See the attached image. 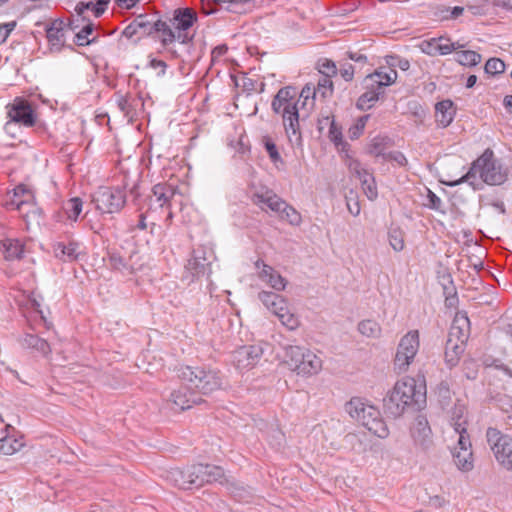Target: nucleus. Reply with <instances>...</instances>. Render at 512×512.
Returning a JSON list of instances; mask_svg holds the SVG:
<instances>
[{
  "label": "nucleus",
  "mask_w": 512,
  "mask_h": 512,
  "mask_svg": "<svg viewBox=\"0 0 512 512\" xmlns=\"http://www.w3.org/2000/svg\"><path fill=\"white\" fill-rule=\"evenodd\" d=\"M154 34L160 38L161 44L166 47L176 40V33L171 26L161 19H156L154 24Z\"/></svg>",
  "instance_id": "27"
},
{
  "label": "nucleus",
  "mask_w": 512,
  "mask_h": 512,
  "mask_svg": "<svg viewBox=\"0 0 512 512\" xmlns=\"http://www.w3.org/2000/svg\"><path fill=\"white\" fill-rule=\"evenodd\" d=\"M279 216L282 220L287 221L293 226H299L302 222L301 214L287 202L284 207L280 210Z\"/></svg>",
  "instance_id": "36"
},
{
  "label": "nucleus",
  "mask_w": 512,
  "mask_h": 512,
  "mask_svg": "<svg viewBox=\"0 0 512 512\" xmlns=\"http://www.w3.org/2000/svg\"><path fill=\"white\" fill-rule=\"evenodd\" d=\"M271 107L275 113H281L285 132L289 141L296 145H301L302 136L300 133L297 103H285L275 95L272 100Z\"/></svg>",
  "instance_id": "6"
},
{
  "label": "nucleus",
  "mask_w": 512,
  "mask_h": 512,
  "mask_svg": "<svg viewBox=\"0 0 512 512\" xmlns=\"http://www.w3.org/2000/svg\"><path fill=\"white\" fill-rule=\"evenodd\" d=\"M466 45L465 44H461L459 42H453V43H450V44H441V45H438V53L440 55H447L453 51H457L459 49H462L464 48Z\"/></svg>",
  "instance_id": "64"
},
{
  "label": "nucleus",
  "mask_w": 512,
  "mask_h": 512,
  "mask_svg": "<svg viewBox=\"0 0 512 512\" xmlns=\"http://www.w3.org/2000/svg\"><path fill=\"white\" fill-rule=\"evenodd\" d=\"M169 402L173 405V409L184 411L205 401L199 394L191 390L187 384L182 383L178 389H174L170 393Z\"/></svg>",
  "instance_id": "12"
},
{
  "label": "nucleus",
  "mask_w": 512,
  "mask_h": 512,
  "mask_svg": "<svg viewBox=\"0 0 512 512\" xmlns=\"http://www.w3.org/2000/svg\"><path fill=\"white\" fill-rule=\"evenodd\" d=\"M251 0H218L219 6L222 4L227 3L228 6L226 7V10L234 12V13H242L243 10L240 8V6H243L247 3H249Z\"/></svg>",
  "instance_id": "59"
},
{
  "label": "nucleus",
  "mask_w": 512,
  "mask_h": 512,
  "mask_svg": "<svg viewBox=\"0 0 512 512\" xmlns=\"http://www.w3.org/2000/svg\"><path fill=\"white\" fill-rule=\"evenodd\" d=\"M408 108L411 116L413 117L415 125H422L428 114L427 109L417 101L409 102Z\"/></svg>",
  "instance_id": "39"
},
{
  "label": "nucleus",
  "mask_w": 512,
  "mask_h": 512,
  "mask_svg": "<svg viewBox=\"0 0 512 512\" xmlns=\"http://www.w3.org/2000/svg\"><path fill=\"white\" fill-rule=\"evenodd\" d=\"M373 73H378L377 79H380L382 84L386 87L394 84L397 80L398 73L396 70L392 69L389 73L383 72L381 68L375 70Z\"/></svg>",
  "instance_id": "55"
},
{
  "label": "nucleus",
  "mask_w": 512,
  "mask_h": 512,
  "mask_svg": "<svg viewBox=\"0 0 512 512\" xmlns=\"http://www.w3.org/2000/svg\"><path fill=\"white\" fill-rule=\"evenodd\" d=\"M328 137L334 144L343 139L342 128L337 125L334 119L330 123Z\"/></svg>",
  "instance_id": "61"
},
{
  "label": "nucleus",
  "mask_w": 512,
  "mask_h": 512,
  "mask_svg": "<svg viewBox=\"0 0 512 512\" xmlns=\"http://www.w3.org/2000/svg\"><path fill=\"white\" fill-rule=\"evenodd\" d=\"M186 270L191 273L193 278H200L211 274V262L205 257V252L194 250L193 256L188 260Z\"/></svg>",
  "instance_id": "15"
},
{
  "label": "nucleus",
  "mask_w": 512,
  "mask_h": 512,
  "mask_svg": "<svg viewBox=\"0 0 512 512\" xmlns=\"http://www.w3.org/2000/svg\"><path fill=\"white\" fill-rule=\"evenodd\" d=\"M456 58L455 60L462 66H468L473 67L478 65L481 60L482 56L476 51L473 50H462L456 52Z\"/></svg>",
  "instance_id": "33"
},
{
  "label": "nucleus",
  "mask_w": 512,
  "mask_h": 512,
  "mask_svg": "<svg viewBox=\"0 0 512 512\" xmlns=\"http://www.w3.org/2000/svg\"><path fill=\"white\" fill-rule=\"evenodd\" d=\"M378 73H370L363 80V87L365 90H370L375 93L379 92V96L384 94V86L380 79H377Z\"/></svg>",
  "instance_id": "40"
},
{
  "label": "nucleus",
  "mask_w": 512,
  "mask_h": 512,
  "mask_svg": "<svg viewBox=\"0 0 512 512\" xmlns=\"http://www.w3.org/2000/svg\"><path fill=\"white\" fill-rule=\"evenodd\" d=\"M260 301L266 306L272 313L279 305H283V297L275 292L262 291L258 294Z\"/></svg>",
  "instance_id": "35"
},
{
  "label": "nucleus",
  "mask_w": 512,
  "mask_h": 512,
  "mask_svg": "<svg viewBox=\"0 0 512 512\" xmlns=\"http://www.w3.org/2000/svg\"><path fill=\"white\" fill-rule=\"evenodd\" d=\"M92 202L101 213H117L126 203V194L119 187H100L92 195Z\"/></svg>",
  "instance_id": "8"
},
{
  "label": "nucleus",
  "mask_w": 512,
  "mask_h": 512,
  "mask_svg": "<svg viewBox=\"0 0 512 512\" xmlns=\"http://www.w3.org/2000/svg\"><path fill=\"white\" fill-rule=\"evenodd\" d=\"M393 140L386 135H377L371 139L367 152L374 157H381L383 160L388 152L386 150L393 146Z\"/></svg>",
  "instance_id": "21"
},
{
  "label": "nucleus",
  "mask_w": 512,
  "mask_h": 512,
  "mask_svg": "<svg viewBox=\"0 0 512 512\" xmlns=\"http://www.w3.org/2000/svg\"><path fill=\"white\" fill-rule=\"evenodd\" d=\"M285 202V200L273 192V194H270L269 198L266 200V206L273 212L279 214L280 210L284 207Z\"/></svg>",
  "instance_id": "57"
},
{
  "label": "nucleus",
  "mask_w": 512,
  "mask_h": 512,
  "mask_svg": "<svg viewBox=\"0 0 512 512\" xmlns=\"http://www.w3.org/2000/svg\"><path fill=\"white\" fill-rule=\"evenodd\" d=\"M369 405H367L363 399L359 397H353L349 402L345 405V410L347 413L355 420L365 418L363 414Z\"/></svg>",
  "instance_id": "32"
},
{
  "label": "nucleus",
  "mask_w": 512,
  "mask_h": 512,
  "mask_svg": "<svg viewBox=\"0 0 512 512\" xmlns=\"http://www.w3.org/2000/svg\"><path fill=\"white\" fill-rule=\"evenodd\" d=\"M276 96L283 100L285 103H293L292 101L296 96V90L291 86L282 87L278 90Z\"/></svg>",
  "instance_id": "60"
},
{
  "label": "nucleus",
  "mask_w": 512,
  "mask_h": 512,
  "mask_svg": "<svg viewBox=\"0 0 512 512\" xmlns=\"http://www.w3.org/2000/svg\"><path fill=\"white\" fill-rule=\"evenodd\" d=\"M384 161H392L396 162L400 166H405L407 164V158L401 151H391L388 152L384 158Z\"/></svg>",
  "instance_id": "63"
},
{
  "label": "nucleus",
  "mask_w": 512,
  "mask_h": 512,
  "mask_svg": "<svg viewBox=\"0 0 512 512\" xmlns=\"http://www.w3.org/2000/svg\"><path fill=\"white\" fill-rule=\"evenodd\" d=\"M419 344L418 330H411L400 339L394 359L395 366L399 370L406 371L408 369L418 352Z\"/></svg>",
  "instance_id": "10"
},
{
  "label": "nucleus",
  "mask_w": 512,
  "mask_h": 512,
  "mask_svg": "<svg viewBox=\"0 0 512 512\" xmlns=\"http://www.w3.org/2000/svg\"><path fill=\"white\" fill-rule=\"evenodd\" d=\"M505 68L504 61L495 57L488 59L484 66L485 73L491 76L502 74Z\"/></svg>",
  "instance_id": "47"
},
{
  "label": "nucleus",
  "mask_w": 512,
  "mask_h": 512,
  "mask_svg": "<svg viewBox=\"0 0 512 512\" xmlns=\"http://www.w3.org/2000/svg\"><path fill=\"white\" fill-rule=\"evenodd\" d=\"M369 118H370L369 114L360 116L356 120L355 124L352 125L349 128V130H348V137L351 140H356V139H358L363 134L365 126H366V123L369 120Z\"/></svg>",
  "instance_id": "46"
},
{
  "label": "nucleus",
  "mask_w": 512,
  "mask_h": 512,
  "mask_svg": "<svg viewBox=\"0 0 512 512\" xmlns=\"http://www.w3.org/2000/svg\"><path fill=\"white\" fill-rule=\"evenodd\" d=\"M135 22H138V31H142V35L144 36H153L154 35V24L155 20L149 19L148 15L140 14L135 19Z\"/></svg>",
  "instance_id": "41"
},
{
  "label": "nucleus",
  "mask_w": 512,
  "mask_h": 512,
  "mask_svg": "<svg viewBox=\"0 0 512 512\" xmlns=\"http://www.w3.org/2000/svg\"><path fill=\"white\" fill-rule=\"evenodd\" d=\"M197 474L196 485H199L200 488L205 484L220 482L224 477V470L220 466L199 463L197 464Z\"/></svg>",
  "instance_id": "18"
},
{
  "label": "nucleus",
  "mask_w": 512,
  "mask_h": 512,
  "mask_svg": "<svg viewBox=\"0 0 512 512\" xmlns=\"http://www.w3.org/2000/svg\"><path fill=\"white\" fill-rule=\"evenodd\" d=\"M464 349L465 344H462V342L447 339L445 347V361L450 368L458 364Z\"/></svg>",
  "instance_id": "26"
},
{
  "label": "nucleus",
  "mask_w": 512,
  "mask_h": 512,
  "mask_svg": "<svg viewBox=\"0 0 512 512\" xmlns=\"http://www.w3.org/2000/svg\"><path fill=\"white\" fill-rule=\"evenodd\" d=\"M83 202L79 197H73L66 203L65 210L68 218L76 221L82 211Z\"/></svg>",
  "instance_id": "44"
},
{
  "label": "nucleus",
  "mask_w": 512,
  "mask_h": 512,
  "mask_svg": "<svg viewBox=\"0 0 512 512\" xmlns=\"http://www.w3.org/2000/svg\"><path fill=\"white\" fill-rule=\"evenodd\" d=\"M64 28L65 23L62 19H55L45 26L47 40L52 47H57V51H60L62 47H64L62 43Z\"/></svg>",
  "instance_id": "20"
},
{
  "label": "nucleus",
  "mask_w": 512,
  "mask_h": 512,
  "mask_svg": "<svg viewBox=\"0 0 512 512\" xmlns=\"http://www.w3.org/2000/svg\"><path fill=\"white\" fill-rule=\"evenodd\" d=\"M455 465L462 472H469L474 468L473 453L471 449L455 450L453 453Z\"/></svg>",
  "instance_id": "28"
},
{
  "label": "nucleus",
  "mask_w": 512,
  "mask_h": 512,
  "mask_svg": "<svg viewBox=\"0 0 512 512\" xmlns=\"http://www.w3.org/2000/svg\"><path fill=\"white\" fill-rule=\"evenodd\" d=\"M414 445L422 451H428L433 445L432 430L424 415H418L410 427Z\"/></svg>",
  "instance_id": "11"
},
{
  "label": "nucleus",
  "mask_w": 512,
  "mask_h": 512,
  "mask_svg": "<svg viewBox=\"0 0 512 512\" xmlns=\"http://www.w3.org/2000/svg\"><path fill=\"white\" fill-rule=\"evenodd\" d=\"M457 108L451 99H444L435 104V121L438 127L446 128L454 120Z\"/></svg>",
  "instance_id": "16"
},
{
  "label": "nucleus",
  "mask_w": 512,
  "mask_h": 512,
  "mask_svg": "<svg viewBox=\"0 0 512 512\" xmlns=\"http://www.w3.org/2000/svg\"><path fill=\"white\" fill-rule=\"evenodd\" d=\"M486 438L496 460L505 469L512 471V437L503 434L496 428L489 427L486 431Z\"/></svg>",
  "instance_id": "7"
},
{
  "label": "nucleus",
  "mask_w": 512,
  "mask_h": 512,
  "mask_svg": "<svg viewBox=\"0 0 512 512\" xmlns=\"http://www.w3.org/2000/svg\"><path fill=\"white\" fill-rule=\"evenodd\" d=\"M78 248L79 243L74 241H70L67 245L59 242L54 247L55 256L60 259L76 260L78 258Z\"/></svg>",
  "instance_id": "30"
},
{
  "label": "nucleus",
  "mask_w": 512,
  "mask_h": 512,
  "mask_svg": "<svg viewBox=\"0 0 512 512\" xmlns=\"http://www.w3.org/2000/svg\"><path fill=\"white\" fill-rule=\"evenodd\" d=\"M231 495L238 502H249L252 498L251 490L240 485L232 486Z\"/></svg>",
  "instance_id": "52"
},
{
  "label": "nucleus",
  "mask_w": 512,
  "mask_h": 512,
  "mask_svg": "<svg viewBox=\"0 0 512 512\" xmlns=\"http://www.w3.org/2000/svg\"><path fill=\"white\" fill-rule=\"evenodd\" d=\"M379 92L375 93L370 90H366L356 101V108L361 111L370 109L375 102L379 100Z\"/></svg>",
  "instance_id": "37"
},
{
  "label": "nucleus",
  "mask_w": 512,
  "mask_h": 512,
  "mask_svg": "<svg viewBox=\"0 0 512 512\" xmlns=\"http://www.w3.org/2000/svg\"><path fill=\"white\" fill-rule=\"evenodd\" d=\"M385 63L392 70H396V68L401 69L402 71H407L410 68V62L406 58H402L397 54H390L384 57Z\"/></svg>",
  "instance_id": "43"
},
{
  "label": "nucleus",
  "mask_w": 512,
  "mask_h": 512,
  "mask_svg": "<svg viewBox=\"0 0 512 512\" xmlns=\"http://www.w3.org/2000/svg\"><path fill=\"white\" fill-rule=\"evenodd\" d=\"M262 144L272 163H283V159L278 151L277 145L268 135L262 137Z\"/></svg>",
  "instance_id": "38"
},
{
  "label": "nucleus",
  "mask_w": 512,
  "mask_h": 512,
  "mask_svg": "<svg viewBox=\"0 0 512 512\" xmlns=\"http://www.w3.org/2000/svg\"><path fill=\"white\" fill-rule=\"evenodd\" d=\"M167 480L183 490L198 489L199 485H196V482H198L197 464L184 469L173 468L169 470L167 472Z\"/></svg>",
  "instance_id": "13"
},
{
  "label": "nucleus",
  "mask_w": 512,
  "mask_h": 512,
  "mask_svg": "<svg viewBox=\"0 0 512 512\" xmlns=\"http://www.w3.org/2000/svg\"><path fill=\"white\" fill-rule=\"evenodd\" d=\"M428 208L445 213V210L442 209L443 203L442 200L431 190L428 189L427 193V203L425 204Z\"/></svg>",
  "instance_id": "54"
},
{
  "label": "nucleus",
  "mask_w": 512,
  "mask_h": 512,
  "mask_svg": "<svg viewBox=\"0 0 512 512\" xmlns=\"http://www.w3.org/2000/svg\"><path fill=\"white\" fill-rule=\"evenodd\" d=\"M470 321L466 313L458 312L450 327L448 339L456 338L457 342L465 344L469 337Z\"/></svg>",
  "instance_id": "17"
},
{
  "label": "nucleus",
  "mask_w": 512,
  "mask_h": 512,
  "mask_svg": "<svg viewBox=\"0 0 512 512\" xmlns=\"http://www.w3.org/2000/svg\"><path fill=\"white\" fill-rule=\"evenodd\" d=\"M87 21V24L84 25L74 36V43L77 46H88L98 41V37L89 38L94 31V24L89 19H87Z\"/></svg>",
  "instance_id": "31"
},
{
  "label": "nucleus",
  "mask_w": 512,
  "mask_h": 512,
  "mask_svg": "<svg viewBox=\"0 0 512 512\" xmlns=\"http://www.w3.org/2000/svg\"><path fill=\"white\" fill-rule=\"evenodd\" d=\"M22 345L26 348L34 349L43 355L50 353V345L45 339L33 334H26L22 340Z\"/></svg>",
  "instance_id": "29"
},
{
  "label": "nucleus",
  "mask_w": 512,
  "mask_h": 512,
  "mask_svg": "<svg viewBox=\"0 0 512 512\" xmlns=\"http://www.w3.org/2000/svg\"><path fill=\"white\" fill-rule=\"evenodd\" d=\"M363 416L365 418L358 419L357 421L360 422L364 427H368L370 421H374L378 418V416H380V412L376 407L369 405Z\"/></svg>",
  "instance_id": "58"
},
{
  "label": "nucleus",
  "mask_w": 512,
  "mask_h": 512,
  "mask_svg": "<svg viewBox=\"0 0 512 512\" xmlns=\"http://www.w3.org/2000/svg\"><path fill=\"white\" fill-rule=\"evenodd\" d=\"M508 179V169L504 167L494 155L492 149L487 148L475 159L469 170L459 179L443 181L449 187H455L464 182L468 183L473 190L483 189V183L487 185H501Z\"/></svg>",
  "instance_id": "1"
},
{
  "label": "nucleus",
  "mask_w": 512,
  "mask_h": 512,
  "mask_svg": "<svg viewBox=\"0 0 512 512\" xmlns=\"http://www.w3.org/2000/svg\"><path fill=\"white\" fill-rule=\"evenodd\" d=\"M4 258L8 261L20 260L24 254V244L18 239H5L1 242Z\"/></svg>",
  "instance_id": "23"
},
{
  "label": "nucleus",
  "mask_w": 512,
  "mask_h": 512,
  "mask_svg": "<svg viewBox=\"0 0 512 512\" xmlns=\"http://www.w3.org/2000/svg\"><path fill=\"white\" fill-rule=\"evenodd\" d=\"M436 393L442 408H447L451 403V390L449 384L445 381L440 382L437 386Z\"/></svg>",
  "instance_id": "48"
},
{
  "label": "nucleus",
  "mask_w": 512,
  "mask_h": 512,
  "mask_svg": "<svg viewBox=\"0 0 512 512\" xmlns=\"http://www.w3.org/2000/svg\"><path fill=\"white\" fill-rule=\"evenodd\" d=\"M280 321L289 330H295L300 323L298 317L290 311H285V314H281Z\"/></svg>",
  "instance_id": "53"
},
{
  "label": "nucleus",
  "mask_w": 512,
  "mask_h": 512,
  "mask_svg": "<svg viewBox=\"0 0 512 512\" xmlns=\"http://www.w3.org/2000/svg\"><path fill=\"white\" fill-rule=\"evenodd\" d=\"M109 264L112 269L121 272L128 271L129 273H133L134 271L133 267L129 265L119 253L116 252L109 253Z\"/></svg>",
  "instance_id": "42"
},
{
  "label": "nucleus",
  "mask_w": 512,
  "mask_h": 512,
  "mask_svg": "<svg viewBox=\"0 0 512 512\" xmlns=\"http://www.w3.org/2000/svg\"><path fill=\"white\" fill-rule=\"evenodd\" d=\"M177 377L202 398L221 389L222 377L219 371L202 366H180Z\"/></svg>",
  "instance_id": "3"
},
{
  "label": "nucleus",
  "mask_w": 512,
  "mask_h": 512,
  "mask_svg": "<svg viewBox=\"0 0 512 512\" xmlns=\"http://www.w3.org/2000/svg\"><path fill=\"white\" fill-rule=\"evenodd\" d=\"M196 21L197 14L187 7L175 9L170 19L177 31H188Z\"/></svg>",
  "instance_id": "19"
},
{
  "label": "nucleus",
  "mask_w": 512,
  "mask_h": 512,
  "mask_svg": "<svg viewBox=\"0 0 512 512\" xmlns=\"http://www.w3.org/2000/svg\"><path fill=\"white\" fill-rule=\"evenodd\" d=\"M116 102H117L118 108L120 109L121 112L124 113V115L126 117H129V118L133 117L134 108L126 96L118 94Z\"/></svg>",
  "instance_id": "56"
},
{
  "label": "nucleus",
  "mask_w": 512,
  "mask_h": 512,
  "mask_svg": "<svg viewBox=\"0 0 512 512\" xmlns=\"http://www.w3.org/2000/svg\"><path fill=\"white\" fill-rule=\"evenodd\" d=\"M284 362L291 371L302 376L317 374L322 367V361L319 357L310 350L296 345L285 348Z\"/></svg>",
  "instance_id": "5"
},
{
  "label": "nucleus",
  "mask_w": 512,
  "mask_h": 512,
  "mask_svg": "<svg viewBox=\"0 0 512 512\" xmlns=\"http://www.w3.org/2000/svg\"><path fill=\"white\" fill-rule=\"evenodd\" d=\"M21 444L16 439L4 437L0 439V454L12 455L19 450Z\"/></svg>",
  "instance_id": "51"
},
{
  "label": "nucleus",
  "mask_w": 512,
  "mask_h": 512,
  "mask_svg": "<svg viewBox=\"0 0 512 512\" xmlns=\"http://www.w3.org/2000/svg\"><path fill=\"white\" fill-rule=\"evenodd\" d=\"M388 239L391 247L399 252L404 248L403 232L399 228L390 229Z\"/></svg>",
  "instance_id": "50"
},
{
  "label": "nucleus",
  "mask_w": 512,
  "mask_h": 512,
  "mask_svg": "<svg viewBox=\"0 0 512 512\" xmlns=\"http://www.w3.org/2000/svg\"><path fill=\"white\" fill-rule=\"evenodd\" d=\"M371 433L379 438H386L389 435V429L384 420L378 416L374 421H370L368 427H366Z\"/></svg>",
  "instance_id": "45"
},
{
  "label": "nucleus",
  "mask_w": 512,
  "mask_h": 512,
  "mask_svg": "<svg viewBox=\"0 0 512 512\" xmlns=\"http://www.w3.org/2000/svg\"><path fill=\"white\" fill-rule=\"evenodd\" d=\"M263 356L260 345L241 346L232 354L233 363L238 369H248L255 366Z\"/></svg>",
  "instance_id": "14"
},
{
  "label": "nucleus",
  "mask_w": 512,
  "mask_h": 512,
  "mask_svg": "<svg viewBox=\"0 0 512 512\" xmlns=\"http://www.w3.org/2000/svg\"><path fill=\"white\" fill-rule=\"evenodd\" d=\"M316 87L311 83H307L301 90L300 98H303L302 107H305L309 98L315 99Z\"/></svg>",
  "instance_id": "62"
},
{
  "label": "nucleus",
  "mask_w": 512,
  "mask_h": 512,
  "mask_svg": "<svg viewBox=\"0 0 512 512\" xmlns=\"http://www.w3.org/2000/svg\"><path fill=\"white\" fill-rule=\"evenodd\" d=\"M263 268L259 273L260 278L265 279L269 285L277 290L281 291L285 289L286 280L271 266L262 263Z\"/></svg>",
  "instance_id": "25"
},
{
  "label": "nucleus",
  "mask_w": 512,
  "mask_h": 512,
  "mask_svg": "<svg viewBox=\"0 0 512 512\" xmlns=\"http://www.w3.org/2000/svg\"><path fill=\"white\" fill-rule=\"evenodd\" d=\"M177 188L168 183H158L154 185L151 189V192L147 195H144L141 192V186L139 183H135L129 194L132 197V201L134 205L138 207L139 210L147 207L146 212H156L158 209L164 210L171 208V200L175 196Z\"/></svg>",
  "instance_id": "4"
},
{
  "label": "nucleus",
  "mask_w": 512,
  "mask_h": 512,
  "mask_svg": "<svg viewBox=\"0 0 512 512\" xmlns=\"http://www.w3.org/2000/svg\"><path fill=\"white\" fill-rule=\"evenodd\" d=\"M10 122L6 123V128L11 122L21 124L25 127L37 125V129L45 130L42 123L37 124V114L32 103L24 98L17 97L12 104L7 106Z\"/></svg>",
  "instance_id": "9"
},
{
  "label": "nucleus",
  "mask_w": 512,
  "mask_h": 512,
  "mask_svg": "<svg viewBox=\"0 0 512 512\" xmlns=\"http://www.w3.org/2000/svg\"><path fill=\"white\" fill-rule=\"evenodd\" d=\"M425 405L426 385L418 383L412 377L397 381L383 399L385 414L394 419L399 418L409 410L418 411Z\"/></svg>",
  "instance_id": "2"
},
{
  "label": "nucleus",
  "mask_w": 512,
  "mask_h": 512,
  "mask_svg": "<svg viewBox=\"0 0 512 512\" xmlns=\"http://www.w3.org/2000/svg\"><path fill=\"white\" fill-rule=\"evenodd\" d=\"M356 174L368 199H376L378 196V191L373 174L363 168L356 170Z\"/></svg>",
  "instance_id": "24"
},
{
  "label": "nucleus",
  "mask_w": 512,
  "mask_h": 512,
  "mask_svg": "<svg viewBox=\"0 0 512 512\" xmlns=\"http://www.w3.org/2000/svg\"><path fill=\"white\" fill-rule=\"evenodd\" d=\"M358 331L363 336L378 338L381 335V326L375 320L366 319L359 322Z\"/></svg>",
  "instance_id": "34"
},
{
  "label": "nucleus",
  "mask_w": 512,
  "mask_h": 512,
  "mask_svg": "<svg viewBox=\"0 0 512 512\" xmlns=\"http://www.w3.org/2000/svg\"><path fill=\"white\" fill-rule=\"evenodd\" d=\"M316 93H319L323 98L332 96L333 82L329 76H322L317 83Z\"/></svg>",
  "instance_id": "49"
},
{
  "label": "nucleus",
  "mask_w": 512,
  "mask_h": 512,
  "mask_svg": "<svg viewBox=\"0 0 512 512\" xmlns=\"http://www.w3.org/2000/svg\"><path fill=\"white\" fill-rule=\"evenodd\" d=\"M33 194L24 184H19L13 189V199L8 203L12 208L22 211L26 205H30Z\"/></svg>",
  "instance_id": "22"
}]
</instances>
